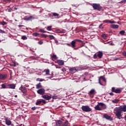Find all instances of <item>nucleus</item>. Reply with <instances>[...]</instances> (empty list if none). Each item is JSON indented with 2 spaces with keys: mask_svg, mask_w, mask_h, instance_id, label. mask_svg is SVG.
I'll return each instance as SVG.
<instances>
[{
  "mask_svg": "<svg viewBox=\"0 0 126 126\" xmlns=\"http://www.w3.org/2000/svg\"><path fill=\"white\" fill-rule=\"evenodd\" d=\"M118 110H119L120 112H126V105L121 106L117 108Z\"/></svg>",
  "mask_w": 126,
  "mask_h": 126,
  "instance_id": "nucleus-4",
  "label": "nucleus"
},
{
  "mask_svg": "<svg viewBox=\"0 0 126 126\" xmlns=\"http://www.w3.org/2000/svg\"><path fill=\"white\" fill-rule=\"evenodd\" d=\"M53 16H59V14L57 13H53Z\"/></svg>",
  "mask_w": 126,
  "mask_h": 126,
  "instance_id": "nucleus-41",
  "label": "nucleus"
},
{
  "mask_svg": "<svg viewBox=\"0 0 126 126\" xmlns=\"http://www.w3.org/2000/svg\"><path fill=\"white\" fill-rule=\"evenodd\" d=\"M76 47V40H73L71 42V47L74 49Z\"/></svg>",
  "mask_w": 126,
  "mask_h": 126,
  "instance_id": "nucleus-11",
  "label": "nucleus"
},
{
  "mask_svg": "<svg viewBox=\"0 0 126 126\" xmlns=\"http://www.w3.org/2000/svg\"><path fill=\"white\" fill-rule=\"evenodd\" d=\"M119 100L118 99H114L112 100V103L114 104H117L119 102Z\"/></svg>",
  "mask_w": 126,
  "mask_h": 126,
  "instance_id": "nucleus-26",
  "label": "nucleus"
},
{
  "mask_svg": "<svg viewBox=\"0 0 126 126\" xmlns=\"http://www.w3.org/2000/svg\"><path fill=\"white\" fill-rule=\"evenodd\" d=\"M73 126H78L76 125H73Z\"/></svg>",
  "mask_w": 126,
  "mask_h": 126,
  "instance_id": "nucleus-61",
  "label": "nucleus"
},
{
  "mask_svg": "<svg viewBox=\"0 0 126 126\" xmlns=\"http://www.w3.org/2000/svg\"><path fill=\"white\" fill-rule=\"evenodd\" d=\"M119 33L121 34V35H123L126 33V32H125V31H121Z\"/></svg>",
  "mask_w": 126,
  "mask_h": 126,
  "instance_id": "nucleus-36",
  "label": "nucleus"
},
{
  "mask_svg": "<svg viewBox=\"0 0 126 126\" xmlns=\"http://www.w3.org/2000/svg\"><path fill=\"white\" fill-rule=\"evenodd\" d=\"M97 93L96 92V91H95L94 89H92L89 93H88L89 95H90V97L91 98H93L94 97V95Z\"/></svg>",
  "mask_w": 126,
  "mask_h": 126,
  "instance_id": "nucleus-3",
  "label": "nucleus"
},
{
  "mask_svg": "<svg viewBox=\"0 0 126 126\" xmlns=\"http://www.w3.org/2000/svg\"><path fill=\"white\" fill-rule=\"evenodd\" d=\"M57 63H58L59 65H63V64H64V62L61 60H58Z\"/></svg>",
  "mask_w": 126,
  "mask_h": 126,
  "instance_id": "nucleus-15",
  "label": "nucleus"
},
{
  "mask_svg": "<svg viewBox=\"0 0 126 126\" xmlns=\"http://www.w3.org/2000/svg\"><path fill=\"white\" fill-rule=\"evenodd\" d=\"M101 108L103 109H106L107 108V106L106 104L103 105V106H101Z\"/></svg>",
  "mask_w": 126,
  "mask_h": 126,
  "instance_id": "nucleus-40",
  "label": "nucleus"
},
{
  "mask_svg": "<svg viewBox=\"0 0 126 126\" xmlns=\"http://www.w3.org/2000/svg\"><path fill=\"white\" fill-rule=\"evenodd\" d=\"M32 18H33V17H32V16H30V17L28 18V20H31V19H32Z\"/></svg>",
  "mask_w": 126,
  "mask_h": 126,
  "instance_id": "nucleus-48",
  "label": "nucleus"
},
{
  "mask_svg": "<svg viewBox=\"0 0 126 126\" xmlns=\"http://www.w3.org/2000/svg\"><path fill=\"white\" fill-rule=\"evenodd\" d=\"M52 98H53V99H57V96L54 95L52 96Z\"/></svg>",
  "mask_w": 126,
  "mask_h": 126,
  "instance_id": "nucleus-52",
  "label": "nucleus"
},
{
  "mask_svg": "<svg viewBox=\"0 0 126 126\" xmlns=\"http://www.w3.org/2000/svg\"><path fill=\"white\" fill-rule=\"evenodd\" d=\"M4 121H5V124L7 125V126H11L12 122L8 118H5L4 119Z\"/></svg>",
  "mask_w": 126,
  "mask_h": 126,
  "instance_id": "nucleus-9",
  "label": "nucleus"
},
{
  "mask_svg": "<svg viewBox=\"0 0 126 126\" xmlns=\"http://www.w3.org/2000/svg\"><path fill=\"white\" fill-rule=\"evenodd\" d=\"M47 30H48V31H52V26H49L47 27Z\"/></svg>",
  "mask_w": 126,
  "mask_h": 126,
  "instance_id": "nucleus-33",
  "label": "nucleus"
},
{
  "mask_svg": "<svg viewBox=\"0 0 126 126\" xmlns=\"http://www.w3.org/2000/svg\"><path fill=\"white\" fill-rule=\"evenodd\" d=\"M53 122L55 123L56 126H62V125H63V121L61 120H58L57 122L54 120Z\"/></svg>",
  "mask_w": 126,
  "mask_h": 126,
  "instance_id": "nucleus-6",
  "label": "nucleus"
},
{
  "mask_svg": "<svg viewBox=\"0 0 126 126\" xmlns=\"http://www.w3.org/2000/svg\"><path fill=\"white\" fill-rule=\"evenodd\" d=\"M37 93L40 95H44L45 94V90L43 89H40L37 90Z\"/></svg>",
  "mask_w": 126,
  "mask_h": 126,
  "instance_id": "nucleus-8",
  "label": "nucleus"
},
{
  "mask_svg": "<svg viewBox=\"0 0 126 126\" xmlns=\"http://www.w3.org/2000/svg\"><path fill=\"white\" fill-rule=\"evenodd\" d=\"M94 59H96V58H97V55H96V54H94Z\"/></svg>",
  "mask_w": 126,
  "mask_h": 126,
  "instance_id": "nucleus-53",
  "label": "nucleus"
},
{
  "mask_svg": "<svg viewBox=\"0 0 126 126\" xmlns=\"http://www.w3.org/2000/svg\"><path fill=\"white\" fill-rule=\"evenodd\" d=\"M102 26H103V24L100 25L99 28H101Z\"/></svg>",
  "mask_w": 126,
  "mask_h": 126,
  "instance_id": "nucleus-59",
  "label": "nucleus"
},
{
  "mask_svg": "<svg viewBox=\"0 0 126 126\" xmlns=\"http://www.w3.org/2000/svg\"><path fill=\"white\" fill-rule=\"evenodd\" d=\"M48 78H52V77H48Z\"/></svg>",
  "mask_w": 126,
  "mask_h": 126,
  "instance_id": "nucleus-62",
  "label": "nucleus"
},
{
  "mask_svg": "<svg viewBox=\"0 0 126 126\" xmlns=\"http://www.w3.org/2000/svg\"><path fill=\"white\" fill-rule=\"evenodd\" d=\"M7 77V75L0 74V80H4L5 78Z\"/></svg>",
  "mask_w": 126,
  "mask_h": 126,
  "instance_id": "nucleus-12",
  "label": "nucleus"
},
{
  "mask_svg": "<svg viewBox=\"0 0 126 126\" xmlns=\"http://www.w3.org/2000/svg\"><path fill=\"white\" fill-rule=\"evenodd\" d=\"M33 36H34V37H38V36H39V33L37 32H34L33 33Z\"/></svg>",
  "mask_w": 126,
  "mask_h": 126,
  "instance_id": "nucleus-30",
  "label": "nucleus"
},
{
  "mask_svg": "<svg viewBox=\"0 0 126 126\" xmlns=\"http://www.w3.org/2000/svg\"><path fill=\"white\" fill-rule=\"evenodd\" d=\"M39 88H42V85H41V83H39L36 85V89H39Z\"/></svg>",
  "mask_w": 126,
  "mask_h": 126,
  "instance_id": "nucleus-23",
  "label": "nucleus"
},
{
  "mask_svg": "<svg viewBox=\"0 0 126 126\" xmlns=\"http://www.w3.org/2000/svg\"><path fill=\"white\" fill-rule=\"evenodd\" d=\"M68 126V121H66L63 123H62V125H61V126Z\"/></svg>",
  "mask_w": 126,
  "mask_h": 126,
  "instance_id": "nucleus-21",
  "label": "nucleus"
},
{
  "mask_svg": "<svg viewBox=\"0 0 126 126\" xmlns=\"http://www.w3.org/2000/svg\"><path fill=\"white\" fill-rule=\"evenodd\" d=\"M101 37H102V38H103V39H104V40H106V39H107V37H108V34H103L101 35Z\"/></svg>",
  "mask_w": 126,
  "mask_h": 126,
  "instance_id": "nucleus-24",
  "label": "nucleus"
},
{
  "mask_svg": "<svg viewBox=\"0 0 126 126\" xmlns=\"http://www.w3.org/2000/svg\"><path fill=\"white\" fill-rule=\"evenodd\" d=\"M55 42L56 44H57V45H58V43H59V41H58V40H55Z\"/></svg>",
  "mask_w": 126,
  "mask_h": 126,
  "instance_id": "nucleus-57",
  "label": "nucleus"
},
{
  "mask_svg": "<svg viewBox=\"0 0 126 126\" xmlns=\"http://www.w3.org/2000/svg\"><path fill=\"white\" fill-rule=\"evenodd\" d=\"M41 103H42V101L39 100L38 101H37L36 102V105H40L41 104Z\"/></svg>",
  "mask_w": 126,
  "mask_h": 126,
  "instance_id": "nucleus-37",
  "label": "nucleus"
},
{
  "mask_svg": "<svg viewBox=\"0 0 126 126\" xmlns=\"http://www.w3.org/2000/svg\"><path fill=\"white\" fill-rule=\"evenodd\" d=\"M97 57L99 59H102V57H103V52L99 51L97 54Z\"/></svg>",
  "mask_w": 126,
  "mask_h": 126,
  "instance_id": "nucleus-17",
  "label": "nucleus"
},
{
  "mask_svg": "<svg viewBox=\"0 0 126 126\" xmlns=\"http://www.w3.org/2000/svg\"><path fill=\"white\" fill-rule=\"evenodd\" d=\"M123 55L125 56V57H126V51H125L123 53Z\"/></svg>",
  "mask_w": 126,
  "mask_h": 126,
  "instance_id": "nucleus-50",
  "label": "nucleus"
},
{
  "mask_svg": "<svg viewBox=\"0 0 126 126\" xmlns=\"http://www.w3.org/2000/svg\"><path fill=\"white\" fill-rule=\"evenodd\" d=\"M77 68V71H78V70H83L84 69V67H76Z\"/></svg>",
  "mask_w": 126,
  "mask_h": 126,
  "instance_id": "nucleus-27",
  "label": "nucleus"
},
{
  "mask_svg": "<svg viewBox=\"0 0 126 126\" xmlns=\"http://www.w3.org/2000/svg\"><path fill=\"white\" fill-rule=\"evenodd\" d=\"M82 111L84 112H86L88 113L89 112H91L92 111V109L89 107L88 105H83L81 107Z\"/></svg>",
  "mask_w": 126,
  "mask_h": 126,
  "instance_id": "nucleus-2",
  "label": "nucleus"
},
{
  "mask_svg": "<svg viewBox=\"0 0 126 126\" xmlns=\"http://www.w3.org/2000/svg\"><path fill=\"white\" fill-rule=\"evenodd\" d=\"M18 27H19V28H20V27H24V26L21 25H19L18 26Z\"/></svg>",
  "mask_w": 126,
  "mask_h": 126,
  "instance_id": "nucleus-54",
  "label": "nucleus"
},
{
  "mask_svg": "<svg viewBox=\"0 0 126 126\" xmlns=\"http://www.w3.org/2000/svg\"><path fill=\"white\" fill-rule=\"evenodd\" d=\"M51 58L52 60H57L58 59V57H57V55L54 54L51 56Z\"/></svg>",
  "mask_w": 126,
  "mask_h": 126,
  "instance_id": "nucleus-25",
  "label": "nucleus"
},
{
  "mask_svg": "<svg viewBox=\"0 0 126 126\" xmlns=\"http://www.w3.org/2000/svg\"><path fill=\"white\" fill-rule=\"evenodd\" d=\"M41 36L42 37H44V38H47V37H48V35L47 34H45L44 33L41 34Z\"/></svg>",
  "mask_w": 126,
  "mask_h": 126,
  "instance_id": "nucleus-32",
  "label": "nucleus"
},
{
  "mask_svg": "<svg viewBox=\"0 0 126 126\" xmlns=\"http://www.w3.org/2000/svg\"><path fill=\"white\" fill-rule=\"evenodd\" d=\"M93 7L94 9H97V10H99L100 9V4H97V3H94L93 4Z\"/></svg>",
  "mask_w": 126,
  "mask_h": 126,
  "instance_id": "nucleus-5",
  "label": "nucleus"
},
{
  "mask_svg": "<svg viewBox=\"0 0 126 126\" xmlns=\"http://www.w3.org/2000/svg\"><path fill=\"white\" fill-rule=\"evenodd\" d=\"M37 80H38V81H40V82L44 81V79H40V78H38Z\"/></svg>",
  "mask_w": 126,
  "mask_h": 126,
  "instance_id": "nucleus-45",
  "label": "nucleus"
},
{
  "mask_svg": "<svg viewBox=\"0 0 126 126\" xmlns=\"http://www.w3.org/2000/svg\"><path fill=\"white\" fill-rule=\"evenodd\" d=\"M19 90H22V87H20V88H19Z\"/></svg>",
  "mask_w": 126,
  "mask_h": 126,
  "instance_id": "nucleus-60",
  "label": "nucleus"
},
{
  "mask_svg": "<svg viewBox=\"0 0 126 126\" xmlns=\"http://www.w3.org/2000/svg\"><path fill=\"white\" fill-rule=\"evenodd\" d=\"M40 32H41V33H46V31L43 29L39 30Z\"/></svg>",
  "mask_w": 126,
  "mask_h": 126,
  "instance_id": "nucleus-39",
  "label": "nucleus"
},
{
  "mask_svg": "<svg viewBox=\"0 0 126 126\" xmlns=\"http://www.w3.org/2000/svg\"><path fill=\"white\" fill-rule=\"evenodd\" d=\"M75 40H76V41H78V42H81V40H80V39H75Z\"/></svg>",
  "mask_w": 126,
  "mask_h": 126,
  "instance_id": "nucleus-55",
  "label": "nucleus"
},
{
  "mask_svg": "<svg viewBox=\"0 0 126 126\" xmlns=\"http://www.w3.org/2000/svg\"><path fill=\"white\" fill-rule=\"evenodd\" d=\"M0 24L1 25H5V24H6V22H4V21H3V22H0Z\"/></svg>",
  "mask_w": 126,
  "mask_h": 126,
  "instance_id": "nucleus-35",
  "label": "nucleus"
},
{
  "mask_svg": "<svg viewBox=\"0 0 126 126\" xmlns=\"http://www.w3.org/2000/svg\"><path fill=\"white\" fill-rule=\"evenodd\" d=\"M109 94L111 95V96H113L114 95V94L113 93H109Z\"/></svg>",
  "mask_w": 126,
  "mask_h": 126,
  "instance_id": "nucleus-56",
  "label": "nucleus"
},
{
  "mask_svg": "<svg viewBox=\"0 0 126 126\" xmlns=\"http://www.w3.org/2000/svg\"><path fill=\"white\" fill-rule=\"evenodd\" d=\"M22 92H23V94H26V93L27 92V90H26V88H23L22 90Z\"/></svg>",
  "mask_w": 126,
  "mask_h": 126,
  "instance_id": "nucleus-22",
  "label": "nucleus"
},
{
  "mask_svg": "<svg viewBox=\"0 0 126 126\" xmlns=\"http://www.w3.org/2000/svg\"><path fill=\"white\" fill-rule=\"evenodd\" d=\"M1 87H2V88H3V89L6 88V86H5V85L3 84H2L1 85Z\"/></svg>",
  "mask_w": 126,
  "mask_h": 126,
  "instance_id": "nucleus-43",
  "label": "nucleus"
},
{
  "mask_svg": "<svg viewBox=\"0 0 126 126\" xmlns=\"http://www.w3.org/2000/svg\"><path fill=\"white\" fill-rule=\"evenodd\" d=\"M114 111H115V112H114V114L116 115L118 120H121L123 119V115H122V112L120 111V110L116 108L114 109Z\"/></svg>",
  "mask_w": 126,
  "mask_h": 126,
  "instance_id": "nucleus-1",
  "label": "nucleus"
},
{
  "mask_svg": "<svg viewBox=\"0 0 126 126\" xmlns=\"http://www.w3.org/2000/svg\"><path fill=\"white\" fill-rule=\"evenodd\" d=\"M121 91L119 89H116V90L114 92L115 93H121Z\"/></svg>",
  "mask_w": 126,
  "mask_h": 126,
  "instance_id": "nucleus-29",
  "label": "nucleus"
},
{
  "mask_svg": "<svg viewBox=\"0 0 126 126\" xmlns=\"http://www.w3.org/2000/svg\"><path fill=\"white\" fill-rule=\"evenodd\" d=\"M126 0H123L119 2L118 3H120V4L124 3V4H125V3H126Z\"/></svg>",
  "mask_w": 126,
  "mask_h": 126,
  "instance_id": "nucleus-31",
  "label": "nucleus"
},
{
  "mask_svg": "<svg viewBox=\"0 0 126 126\" xmlns=\"http://www.w3.org/2000/svg\"><path fill=\"white\" fill-rule=\"evenodd\" d=\"M117 23H118V24H120V23H119V22H118Z\"/></svg>",
  "mask_w": 126,
  "mask_h": 126,
  "instance_id": "nucleus-64",
  "label": "nucleus"
},
{
  "mask_svg": "<svg viewBox=\"0 0 126 126\" xmlns=\"http://www.w3.org/2000/svg\"><path fill=\"white\" fill-rule=\"evenodd\" d=\"M111 28H113V29H117L118 28H119V25L113 24L111 25Z\"/></svg>",
  "mask_w": 126,
  "mask_h": 126,
  "instance_id": "nucleus-19",
  "label": "nucleus"
},
{
  "mask_svg": "<svg viewBox=\"0 0 126 126\" xmlns=\"http://www.w3.org/2000/svg\"><path fill=\"white\" fill-rule=\"evenodd\" d=\"M103 22H105V23H111V24H115V23H117L115 21H111L110 20H106L103 21Z\"/></svg>",
  "mask_w": 126,
  "mask_h": 126,
  "instance_id": "nucleus-13",
  "label": "nucleus"
},
{
  "mask_svg": "<svg viewBox=\"0 0 126 126\" xmlns=\"http://www.w3.org/2000/svg\"><path fill=\"white\" fill-rule=\"evenodd\" d=\"M94 109L95 110H96V111H102V108H100L98 104H97V105H96L95 107H94Z\"/></svg>",
  "mask_w": 126,
  "mask_h": 126,
  "instance_id": "nucleus-18",
  "label": "nucleus"
},
{
  "mask_svg": "<svg viewBox=\"0 0 126 126\" xmlns=\"http://www.w3.org/2000/svg\"><path fill=\"white\" fill-rule=\"evenodd\" d=\"M69 71H70V72H73V73H75V72H76V71H77V68L75 67L69 68Z\"/></svg>",
  "mask_w": 126,
  "mask_h": 126,
  "instance_id": "nucleus-14",
  "label": "nucleus"
},
{
  "mask_svg": "<svg viewBox=\"0 0 126 126\" xmlns=\"http://www.w3.org/2000/svg\"><path fill=\"white\" fill-rule=\"evenodd\" d=\"M15 97H17V95H15Z\"/></svg>",
  "mask_w": 126,
  "mask_h": 126,
  "instance_id": "nucleus-63",
  "label": "nucleus"
},
{
  "mask_svg": "<svg viewBox=\"0 0 126 126\" xmlns=\"http://www.w3.org/2000/svg\"><path fill=\"white\" fill-rule=\"evenodd\" d=\"M66 45L67 46H68V47H71V44H69V43H66Z\"/></svg>",
  "mask_w": 126,
  "mask_h": 126,
  "instance_id": "nucleus-51",
  "label": "nucleus"
},
{
  "mask_svg": "<svg viewBox=\"0 0 126 126\" xmlns=\"http://www.w3.org/2000/svg\"><path fill=\"white\" fill-rule=\"evenodd\" d=\"M101 79H102V80L104 82H106V78H104V76H101L99 77L98 78V83L100 84V85H102V83H101Z\"/></svg>",
  "mask_w": 126,
  "mask_h": 126,
  "instance_id": "nucleus-7",
  "label": "nucleus"
},
{
  "mask_svg": "<svg viewBox=\"0 0 126 126\" xmlns=\"http://www.w3.org/2000/svg\"><path fill=\"white\" fill-rule=\"evenodd\" d=\"M104 105H105V104H104L103 103H102V102H100V103H98V105L99 106H101V107L104 106Z\"/></svg>",
  "mask_w": 126,
  "mask_h": 126,
  "instance_id": "nucleus-42",
  "label": "nucleus"
},
{
  "mask_svg": "<svg viewBox=\"0 0 126 126\" xmlns=\"http://www.w3.org/2000/svg\"><path fill=\"white\" fill-rule=\"evenodd\" d=\"M49 37L51 40H53V39H55V37L52 35H49Z\"/></svg>",
  "mask_w": 126,
  "mask_h": 126,
  "instance_id": "nucleus-34",
  "label": "nucleus"
},
{
  "mask_svg": "<svg viewBox=\"0 0 126 126\" xmlns=\"http://www.w3.org/2000/svg\"><path fill=\"white\" fill-rule=\"evenodd\" d=\"M38 44H39V45H42V44H43V41H42L41 40H40L38 42Z\"/></svg>",
  "mask_w": 126,
  "mask_h": 126,
  "instance_id": "nucleus-44",
  "label": "nucleus"
},
{
  "mask_svg": "<svg viewBox=\"0 0 126 126\" xmlns=\"http://www.w3.org/2000/svg\"><path fill=\"white\" fill-rule=\"evenodd\" d=\"M115 91H116V89L115 88V87H112V92H115Z\"/></svg>",
  "mask_w": 126,
  "mask_h": 126,
  "instance_id": "nucleus-46",
  "label": "nucleus"
},
{
  "mask_svg": "<svg viewBox=\"0 0 126 126\" xmlns=\"http://www.w3.org/2000/svg\"><path fill=\"white\" fill-rule=\"evenodd\" d=\"M103 117L106 119V120H110L111 116H108V114H104L103 115Z\"/></svg>",
  "mask_w": 126,
  "mask_h": 126,
  "instance_id": "nucleus-20",
  "label": "nucleus"
},
{
  "mask_svg": "<svg viewBox=\"0 0 126 126\" xmlns=\"http://www.w3.org/2000/svg\"><path fill=\"white\" fill-rule=\"evenodd\" d=\"M43 99H45L46 100H51L52 99V96H49L48 94H44L42 96Z\"/></svg>",
  "mask_w": 126,
  "mask_h": 126,
  "instance_id": "nucleus-10",
  "label": "nucleus"
},
{
  "mask_svg": "<svg viewBox=\"0 0 126 126\" xmlns=\"http://www.w3.org/2000/svg\"><path fill=\"white\" fill-rule=\"evenodd\" d=\"M8 87L11 89H15V85L14 84H10L8 85Z\"/></svg>",
  "mask_w": 126,
  "mask_h": 126,
  "instance_id": "nucleus-16",
  "label": "nucleus"
},
{
  "mask_svg": "<svg viewBox=\"0 0 126 126\" xmlns=\"http://www.w3.org/2000/svg\"><path fill=\"white\" fill-rule=\"evenodd\" d=\"M46 75H50V70L49 69H46L45 71Z\"/></svg>",
  "mask_w": 126,
  "mask_h": 126,
  "instance_id": "nucleus-28",
  "label": "nucleus"
},
{
  "mask_svg": "<svg viewBox=\"0 0 126 126\" xmlns=\"http://www.w3.org/2000/svg\"><path fill=\"white\" fill-rule=\"evenodd\" d=\"M21 39H22V40H27V37H26V36H23Z\"/></svg>",
  "mask_w": 126,
  "mask_h": 126,
  "instance_id": "nucleus-38",
  "label": "nucleus"
},
{
  "mask_svg": "<svg viewBox=\"0 0 126 126\" xmlns=\"http://www.w3.org/2000/svg\"><path fill=\"white\" fill-rule=\"evenodd\" d=\"M32 110H36V107H32Z\"/></svg>",
  "mask_w": 126,
  "mask_h": 126,
  "instance_id": "nucleus-58",
  "label": "nucleus"
},
{
  "mask_svg": "<svg viewBox=\"0 0 126 126\" xmlns=\"http://www.w3.org/2000/svg\"><path fill=\"white\" fill-rule=\"evenodd\" d=\"M0 33H5V32H4V31L0 30Z\"/></svg>",
  "mask_w": 126,
  "mask_h": 126,
  "instance_id": "nucleus-47",
  "label": "nucleus"
},
{
  "mask_svg": "<svg viewBox=\"0 0 126 126\" xmlns=\"http://www.w3.org/2000/svg\"><path fill=\"white\" fill-rule=\"evenodd\" d=\"M41 101L42 103H43V104H46V100L42 99Z\"/></svg>",
  "mask_w": 126,
  "mask_h": 126,
  "instance_id": "nucleus-49",
  "label": "nucleus"
}]
</instances>
